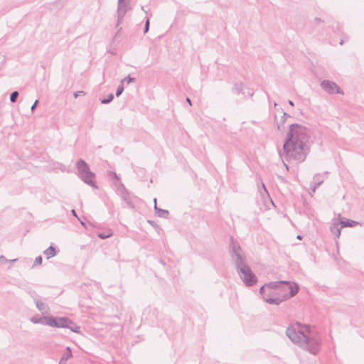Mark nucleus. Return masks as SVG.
<instances>
[{"instance_id":"obj_6","label":"nucleus","mask_w":364,"mask_h":364,"mask_svg":"<svg viewBox=\"0 0 364 364\" xmlns=\"http://www.w3.org/2000/svg\"><path fill=\"white\" fill-rule=\"evenodd\" d=\"M291 298L289 293L280 294L279 291H268L267 296H264V301L269 304L279 305L284 300Z\"/></svg>"},{"instance_id":"obj_35","label":"nucleus","mask_w":364,"mask_h":364,"mask_svg":"<svg viewBox=\"0 0 364 364\" xmlns=\"http://www.w3.org/2000/svg\"><path fill=\"white\" fill-rule=\"evenodd\" d=\"M186 102L190 105H192V103H191V99L189 97H186Z\"/></svg>"},{"instance_id":"obj_2","label":"nucleus","mask_w":364,"mask_h":364,"mask_svg":"<svg viewBox=\"0 0 364 364\" xmlns=\"http://www.w3.org/2000/svg\"><path fill=\"white\" fill-rule=\"evenodd\" d=\"M286 334L294 343L310 353L316 355L318 353L321 338L309 326L296 323L287 328Z\"/></svg>"},{"instance_id":"obj_12","label":"nucleus","mask_w":364,"mask_h":364,"mask_svg":"<svg viewBox=\"0 0 364 364\" xmlns=\"http://www.w3.org/2000/svg\"><path fill=\"white\" fill-rule=\"evenodd\" d=\"M73 354L70 347H67L65 351L63 353L58 364H66L68 359L72 358Z\"/></svg>"},{"instance_id":"obj_31","label":"nucleus","mask_w":364,"mask_h":364,"mask_svg":"<svg viewBox=\"0 0 364 364\" xmlns=\"http://www.w3.org/2000/svg\"><path fill=\"white\" fill-rule=\"evenodd\" d=\"M109 176H114L116 179L119 180V178L118 177V176L116 174V173H115V172H112V171H111V172H109Z\"/></svg>"},{"instance_id":"obj_37","label":"nucleus","mask_w":364,"mask_h":364,"mask_svg":"<svg viewBox=\"0 0 364 364\" xmlns=\"http://www.w3.org/2000/svg\"><path fill=\"white\" fill-rule=\"evenodd\" d=\"M71 212H72V214H73L74 216L77 217V214H76V212H75V210H72V211H71Z\"/></svg>"},{"instance_id":"obj_16","label":"nucleus","mask_w":364,"mask_h":364,"mask_svg":"<svg viewBox=\"0 0 364 364\" xmlns=\"http://www.w3.org/2000/svg\"><path fill=\"white\" fill-rule=\"evenodd\" d=\"M43 253L46 256L47 259H50L56 255V251L55 247L50 245L43 252Z\"/></svg>"},{"instance_id":"obj_15","label":"nucleus","mask_w":364,"mask_h":364,"mask_svg":"<svg viewBox=\"0 0 364 364\" xmlns=\"http://www.w3.org/2000/svg\"><path fill=\"white\" fill-rule=\"evenodd\" d=\"M340 224L341 225V228H345V227H353L355 225L358 224V223L356 221H354V220H349V219L343 218L340 220Z\"/></svg>"},{"instance_id":"obj_42","label":"nucleus","mask_w":364,"mask_h":364,"mask_svg":"<svg viewBox=\"0 0 364 364\" xmlns=\"http://www.w3.org/2000/svg\"><path fill=\"white\" fill-rule=\"evenodd\" d=\"M277 128H278L279 130H280L281 129V126L279 124H278Z\"/></svg>"},{"instance_id":"obj_7","label":"nucleus","mask_w":364,"mask_h":364,"mask_svg":"<svg viewBox=\"0 0 364 364\" xmlns=\"http://www.w3.org/2000/svg\"><path fill=\"white\" fill-rule=\"evenodd\" d=\"M48 326L56 328H67L69 326V324H73V322L66 317L55 318L50 316Z\"/></svg>"},{"instance_id":"obj_10","label":"nucleus","mask_w":364,"mask_h":364,"mask_svg":"<svg viewBox=\"0 0 364 364\" xmlns=\"http://www.w3.org/2000/svg\"><path fill=\"white\" fill-rule=\"evenodd\" d=\"M127 11V5L124 2V1L122 0V1H118V8H117L118 24L120 23L121 21L123 19Z\"/></svg>"},{"instance_id":"obj_28","label":"nucleus","mask_w":364,"mask_h":364,"mask_svg":"<svg viewBox=\"0 0 364 364\" xmlns=\"http://www.w3.org/2000/svg\"><path fill=\"white\" fill-rule=\"evenodd\" d=\"M42 257L41 256H38L36 258L35 261H34V265H37V264H41L42 263Z\"/></svg>"},{"instance_id":"obj_39","label":"nucleus","mask_w":364,"mask_h":364,"mask_svg":"<svg viewBox=\"0 0 364 364\" xmlns=\"http://www.w3.org/2000/svg\"><path fill=\"white\" fill-rule=\"evenodd\" d=\"M17 260H18L17 259H14L9 260V262H16Z\"/></svg>"},{"instance_id":"obj_44","label":"nucleus","mask_w":364,"mask_h":364,"mask_svg":"<svg viewBox=\"0 0 364 364\" xmlns=\"http://www.w3.org/2000/svg\"><path fill=\"white\" fill-rule=\"evenodd\" d=\"M284 166H286V168L288 169V166L287 164H284Z\"/></svg>"},{"instance_id":"obj_36","label":"nucleus","mask_w":364,"mask_h":364,"mask_svg":"<svg viewBox=\"0 0 364 364\" xmlns=\"http://www.w3.org/2000/svg\"><path fill=\"white\" fill-rule=\"evenodd\" d=\"M262 188H263L264 191L268 194L267 190L265 186L264 185V183H262Z\"/></svg>"},{"instance_id":"obj_41","label":"nucleus","mask_w":364,"mask_h":364,"mask_svg":"<svg viewBox=\"0 0 364 364\" xmlns=\"http://www.w3.org/2000/svg\"><path fill=\"white\" fill-rule=\"evenodd\" d=\"M297 239L301 240V235H298L297 236Z\"/></svg>"},{"instance_id":"obj_24","label":"nucleus","mask_w":364,"mask_h":364,"mask_svg":"<svg viewBox=\"0 0 364 364\" xmlns=\"http://www.w3.org/2000/svg\"><path fill=\"white\" fill-rule=\"evenodd\" d=\"M136 79L134 77H131L129 75L124 77L123 80H122L121 82L123 83L124 82H127V83H130L132 82H135Z\"/></svg>"},{"instance_id":"obj_17","label":"nucleus","mask_w":364,"mask_h":364,"mask_svg":"<svg viewBox=\"0 0 364 364\" xmlns=\"http://www.w3.org/2000/svg\"><path fill=\"white\" fill-rule=\"evenodd\" d=\"M341 226L339 228L338 225L335 223L331 226V231L336 237H338L341 235Z\"/></svg>"},{"instance_id":"obj_8","label":"nucleus","mask_w":364,"mask_h":364,"mask_svg":"<svg viewBox=\"0 0 364 364\" xmlns=\"http://www.w3.org/2000/svg\"><path fill=\"white\" fill-rule=\"evenodd\" d=\"M320 85L321 87L328 94H343L340 87L333 81L325 80L321 82Z\"/></svg>"},{"instance_id":"obj_23","label":"nucleus","mask_w":364,"mask_h":364,"mask_svg":"<svg viewBox=\"0 0 364 364\" xmlns=\"http://www.w3.org/2000/svg\"><path fill=\"white\" fill-rule=\"evenodd\" d=\"M242 88H243V85L242 83L236 84L235 85V87H234L233 90L237 94H239V93H240L242 92Z\"/></svg>"},{"instance_id":"obj_43","label":"nucleus","mask_w":364,"mask_h":364,"mask_svg":"<svg viewBox=\"0 0 364 364\" xmlns=\"http://www.w3.org/2000/svg\"><path fill=\"white\" fill-rule=\"evenodd\" d=\"M343 43V41L341 40V42H340V44L342 45Z\"/></svg>"},{"instance_id":"obj_3","label":"nucleus","mask_w":364,"mask_h":364,"mask_svg":"<svg viewBox=\"0 0 364 364\" xmlns=\"http://www.w3.org/2000/svg\"><path fill=\"white\" fill-rule=\"evenodd\" d=\"M230 257L235 265L240 279L246 287H252L257 282V278L247 265L245 260V255L240 246L232 237L230 239Z\"/></svg>"},{"instance_id":"obj_30","label":"nucleus","mask_w":364,"mask_h":364,"mask_svg":"<svg viewBox=\"0 0 364 364\" xmlns=\"http://www.w3.org/2000/svg\"><path fill=\"white\" fill-rule=\"evenodd\" d=\"M38 100H36L35 101V102L33 104V105L31 106V111H32V112H33V111H34V109L36 108V107H37V105H38Z\"/></svg>"},{"instance_id":"obj_18","label":"nucleus","mask_w":364,"mask_h":364,"mask_svg":"<svg viewBox=\"0 0 364 364\" xmlns=\"http://www.w3.org/2000/svg\"><path fill=\"white\" fill-rule=\"evenodd\" d=\"M314 179L315 181V184L311 187V189L313 192H315L316 188H318V187L323 183V180H318L317 176H316Z\"/></svg>"},{"instance_id":"obj_19","label":"nucleus","mask_w":364,"mask_h":364,"mask_svg":"<svg viewBox=\"0 0 364 364\" xmlns=\"http://www.w3.org/2000/svg\"><path fill=\"white\" fill-rule=\"evenodd\" d=\"M67 328H69L71 331L75 333H80V328L77 325L73 323V324H69V326L67 327Z\"/></svg>"},{"instance_id":"obj_38","label":"nucleus","mask_w":364,"mask_h":364,"mask_svg":"<svg viewBox=\"0 0 364 364\" xmlns=\"http://www.w3.org/2000/svg\"><path fill=\"white\" fill-rule=\"evenodd\" d=\"M288 103H289V105H290L291 106H294V102H293L291 100H289L288 101Z\"/></svg>"},{"instance_id":"obj_1","label":"nucleus","mask_w":364,"mask_h":364,"mask_svg":"<svg viewBox=\"0 0 364 364\" xmlns=\"http://www.w3.org/2000/svg\"><path fill=\"white\" fill-rule=\"evenodd\" d=\"M309 137L310 132L306 127L298 124L290 125L283 146L286 160L303 162L309 152L307 145Z\"/></svg>"},{"instance_id":"obj_27","label":"nucleus","mask_w":364,"mask_h":364,"mask_svg":"<svg viewBox=\"0 0 364 364\" xmlns=\"http://www.w3.org/2000/svg\"><path fill=\"white\" fill-rule=\"evenodd\" d=\"M112 235V233L105 234V233H99L98 237L101 239H106Z\"/></svg>"},{"instance_id":"obj_26","label":"nucleus","mask_w":364,"mask_h":364,"mask_svg":"<svg viewBox=\"0 0 364 364\" xmlns=\"http://www.w3.org/2000/svg\"><path fill=\"white\" fill-rule=\"evenodd\" d=\"M149 30V18H146L144 28V33H146Z\"/></svg>"},{"instance_id":"obj_22","label":"nucleus","mask_w":364,"mask_h":364,"mask_svg":"<svg viewBox=\"0 0 364 364\" xmlns=\"http://www.w3.org/2000/svg\"><path fill=\"white\" fill-rule=\"evenodd\" d=\"M114 99L113 94L108 95L107 97L101 100L102 104H108L111 102Z\"/></svg>"},{"instance_id":"obj_13","label":"nucleus","mask_w":364,"mask_h":364,"mask_svg":"<svg viewBox=\"0 0 364 364\" xmlns=\"http://www.w3.org/2000/svg\"><path fill=\"white\" fill-rule=\"evenodd\" d=\"M154 210L156 215L162 218H168L169 215V212L167 210L161 209L157 207V205L154 206Z\"/></svg>"},{"instance_id":"obj_20","label":"nucleus","mask_w":364,"mask_h":364,"mask_svg":"<svg viewBox=\"0 0 364 364\" xmlns=\"http://www.w3.org/2000/svg\"><path fill=\"white\" fill-rule=\"evenodd\" d=\"M267 287L266 286V284H264L263 286L261 287L259 289V294L262 295L263 299L264 300V296H267V291H268Z\"/></svg>"},{"instance_id":"obj_40","label":"nucleus","mask_w":364,"mask_h":364,"mask_svg":"<svg viewBox=\"0 0 364 364\" xmlns=\"http://www.w3.org/2000/svg\"><path fill=\"white\" fill-rule=\"evenodd\" d=\"M154 206L156 205V198L154 199Z\"/></svg>"},{"instance_id":"obj_5","label":"nucleus","mask_w":364,"mask_h":364,"mask_svg":"<svg viewBox=\"0 0 364 364\" xmlns=\"http://www.w3.org/2000/svg\"><path fill=\"white\" fill-rule=\"evenodd\" d=\"M285 285V289L289 290V296H294L299 291V286L296 283H291L287 281H277V282H270L266 284L268 290L269 291H280V286Z\"/></svg>"},{"instance_id":"obj_45","label":"nucleus","mask_w":364,"mask_h":364,"mask_svg":"<svg viewBox=\"0 0 364 364\" xmlns=\"http://www.w3.org/2000/svg\"><path fill=\"white\" fill-rule=\"evenodd\" d=\"M118 1H122V0H118Z\"/></svg>"},{"instance_id":"obj_34","label":"nucleus","mask_w":364,"mask_h":364,"mask_svg":"<svg viewBox=\"0 0 364 364\" xmlns=\"http://www.w3.org/2000/svg\"><path fill=\"white\" fill-rule=\"evenodd\" d=\"M287 117V113L284 112L283 116L282 117V122H284V118Z\"/></svg>"},{"instance_id":"obj_32","label":"nucleus","mask_w":364,"mask_h":364,"mask_svg":"<svg viewBox=\"0 0 364 364\" xmlns=\"http://www.w3.org/2000/svg\"><path fill=\"white\" fill-rule=\"evenodd\" d=\"M1 261L4 262H9V259H7L4 256L1 255L0 256V262Z\"/></svg>"},{"instance_id":"obj_4","label":"nucleus","mask_w":364,"mask_h":364,"mask_svg":"<svg viewBox=\"0 0 364 364\" xmlns=\"http://www.w3.org/2000/svg\"><path fill=\"white\" fill-rule=\"evenodd\" d=\"M76 167L79 177L87 185L95 187V175L90 171L88 164L84 160L79 159L76 162Z\"/></svg>"},{"instance_id":"obj_29","label":"nucleus","mask_w":364,"mask_h":364,"mask_svg":"<svg viewBox=\"0 0 364 364\" xmlns=\"http://www.w3.org/2000/svg\"><path fill=\"white\" fill-rule=\"evenodd\" d=\"M85 93L83 91H77L74 93V97L77 98L78 96L81 95H85Z\"/></svg>"},{"instance_id":"obj_33","label":"nucleus","mask_w":364,"mask_h":364,"mask_svg":"<svg viewBox=\"0 0 364 364\" xmlns=\"http://www.w3.org/2000/svg\"><path fill=\"white\" fill-rule=\"evenodd\" d=\"M314 21H315L316 23H318L320 22H321L322 21L321 20V18H314Z\"/></svg>"},{"instance_id":"obj_11","label":"nucleus","mask_w":364,"mask_h":364,"mask_svg":"<svg viewBox=\"0 0 364 364\" xmlns=\"http://www.w3.org/2000/svg\"><path fill=\"white\" fill-rule=\"evenodd\" d=\"M49 319H50V316H40L38 315H36L31 318V321L33 323H41L48 326V323L50 322Z\"/></svg>"},{"instance_id":"obj_9","label":"nucleus","mask_w":364,"mask_h":364,"mask_svg":"<svg viewBox=\"0 0 364 364\" xmlns=\"http://www.w3.org/2000/svg\"><path fill=\"white\" fill-rule=\"evenodd\" d=\"M117 193L121 196L122 200L125 201V203L127 204V205L130 208H134V205L133 203L132 197L128 192V191L126 189L122 183H120L117 187Z\"/></svg>"},{"instance_id":"obj_21","label":"nucleus","mask_w":364,"mask_h":364,"mask_svg":"<svg viewBox=\"0 0 364 364\" xmlns=\"http://www.w3.org/2000/svg\"><path fill=\"white\" fill-rule=\"evenodd\" d=\"M19 94H18V92L17 91H14L13 92L11 95H10V101L12 102V103H14L16 102L17 100V98L18 97Z\"/></svg>"},{"instance_id":"obj_14","label":"nucleus","mask_w":364,"mask_h":364,"mask_svg":"<svg viewBox=\"0 0 364 364\" xmlns=\"http://www.w3.org/2000/svg\"><path fill=\"white\" fill-rule=\"evenodd\" d=\"M35 304H36V308L40 311H41L43 314L48 313V307L42 301H41L40 299H35Z\"/></svg>"},{"instance_id":"obj_25","label":"nucleus","mask_w":364,"mask_h":364,"mask_svg":"<svg viewBox=\"0 0 364 364\" xmlns=\"http://www.w3.org/2000/svg\"><path fill=\"white\" fill-rule=\"evenodd\" d=\"M124 91V87L123 85H119L117 89V91H116V96L117 97H119V95H122V93Z\"/></svg>"}]
</instances>
